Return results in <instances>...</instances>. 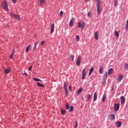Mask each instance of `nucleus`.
I'll use <instances>...</instances> for the list:
<instances>
[{
    "label": "nucleus",
    "instance_id": "13",
    "mask_svg": "<svg viewBox=\"0 0 128 128\" xmlns=\"http://www.w3.org/2000/svg\"><path fill=\"white\" fill-rule=\"evenodd\" d=\"M50 28H51V31L50 32L51 34H52L54 30V24H52L50 26Z\"/></svg>",
    "mask_w": 128,
    "mask_h": 128
},
{
    "label": "nucleus",
    "instance_id": "24",
    "mask_svg": "<svg viewBox=\"0 0 128 128\" xmlns=\"http://www.w3.org/2000/svg\"><path fill=\"white\" fill-rule=\"evenodd\" d=\"M36 85L38 86H41L42 88H44V86L42 85V84H40V82H38L36 83Z\"/></svg>",
    "mask_w": 128,
    "mask_h": 128
},
{
    "label": "nucleus",
    "instance_id": "44",
    "mask_svg": "<svg viewBox=\"0 0 128 128\" xmlns=\"http://www.w3.org/2000/svg\"><path fill=\"white\" fill-rule=\"evenodd\" d=\"M64 14V12L62 11H61L60 12V16H62Z\"/></svg>",
    "mask_w": 128,
    "mask_h": 128
},
{
    "label": "nucleus",
    "instance_id": "18",
    "mask_svg": "<svg viewBox=\"0 0 128 128\" xmlns=\"http://www.w3.org/2000/svg\"><path fill=\"white\" fill-rule=\"evenodd\" d=\"M106 78H108V72H106L103 76V80H106Z\"/></svg>",
    "mask_w": 128,
    "mask_h": 128
},
{
    "label": "nucleus",
    "instance_id": "6",
    "mask_svg": "<svg viewBox=\"0 0 128 128\" xmlns=\"http://www.w3.org/2000/svg\"><path fill=\"white\" fill-rule=\"evenodd\" d=\"M82 62V57L79 56L76 60V64L78 66H80V62Z\"/></svg>",
    "mask_w": 128,
    "mask_h": 128
},
{
    "label": "nucleus",
    "instance_id": "40",
    "mask_svg": "<svg viewBox=\"0 0 128 128\" xmlns=\"http://www.w3.org/2000/svg\"><path fill=\"white\" fill-rule=\"evenodd\" d=\"M76 126H78V121L76 122L75 124H74V128H76Z\"/></svg>",
    "mask_w": 128,
    "mask_h": 128
},
{
    "label": "nucleus",
    "instance_id": "14",
    "mask_svg": "<svg viewBox=\"0 0 128 128\" xmlns=\"http://www.w3.org/2000/svg\"><path fill=\"white\" fill-rule=\"evenodd\" d=\"M116 128H120V126H122V122L119 121L116 122Z\"/></svg>",
    "mask_w": 128,
    "mask_h": 128
},
{
    "label": "nucleus",
    "instance_id": "51",
    "mask_svg": "<svg viewBox=\"0 0 128 128\" xmlns=\"http://www.w3.org/2000/svg\"><path fill=\"white\" fill-rule=\"evenodd\" d=\"M88 0H85V2H88Z\"/></svg>",
    "mask_w": 128,
    "mask_h": 128
},
{
    "label": "nucleus",
    "instance_id": "42",
    "mask_svg": "<svg viewBox=\"0 0 128 128\" xmlns=\"http://www.w3.org/2000/svg\"><path fill=\"white\" fill-rule=\"evenodd\" d=\"M88 18H90V12H88Z\"/></svg>",
    "mask_w": 128,
    "mask_h": 128
},
{
    "label": "nucleus",
    "instance_id": "31",
    "mask_svg": "<svg viewBox=\"0 0 128 128\" xmlns=\"http://www.w3.org/2000/svg\"><path fill=\"white\" fill-rule=\"evenodd\" d=\"M73 110H74V106H70L69 111H70V112H72Z\"/></svg>",
    "mask_w": 128,
    "mask_h": 128
},
{
    "label": "nucleus",
    "instance_id": "17",
    "mask_svg": "<svg viewBox=\"0 0 128 128\" xmlns=\"http://www.w3.org/2000/svg\"><path fill=\"white\" fill-rule=\"evenodd\" d=\"M10 72V68H8L4 70V72L5 74H8Z\"/></svg>",
    "mask_w": 128,
    "mask_h": 128
},
{
    "label": "nucleus",
    "instance_id": "48",
    "mask_svg": "<svg viewBox=\"0 0 128 128\" xmlns=\"http://www.w3.org/2000/svg\"><path fill=\"white\" fill-rule=\"evenodd\" d=\"M32 66H30L28 68V70H32Z\"/></svg>",
    "mask_w": 128,
    "mask_h": 128
},
{
    "label": "nucleus",
    "instance_id": "50",
    "mask_svg": "<svg viewBox=\"0 0 128 128\" xmlns=\"http://www.w3.org/2000/svg\"><path fill=\"white\" fill-rule=\"evenodd\" d=\"M69 88L70 90V92H72V86H69Z\"/></svg>",
    "mask_w": 128,
    "mask_h": 128
},
{
    "label": "nucleus",
    "instance_id": "30",
    "mask_svg": "<svg viewBox=\"0 0 128 128\" xmlns=\"http://www.w3.org/2000/svg\"><path fill=\"white\" fill-rule=\"evenodd\" d=\"M90 98H92V96H90V94H87V98H88V102H90Z\"/></svg>",
    "mask_w": 128,
    "mask_h": 128
},
{
    "label": "nucleus",
    "instance_id": "33",
    "mask_svg": "<svg viewBox=\"0 0 128 128\" xmlns=\"http://www.w3.org/2000/svg\"><path fill=\"white\" fill-rule=\"evenodd\" d=\"M34 80H35V82H42V80H40V79L34 78Z\"/></svg>",
    "mask_w": 128,
    "mask_h": 128
},
{
    "label": "nucleus",
    "instance_id": "2",
    "mask_svg": "<svg viewBox=\"0 0 128 128\" xmlns=\"http://www.w3.org/2000/svg\"><path fill=\"white\" fill-rule=\"evenodd\" d=\"M96 10L98 14H100V0H98L96 2Z\"/></svg>",
    "mask_w": 128,
    "mask_h": 128
},
{
    "label": "nucleus",
    "instance_id": "21",
    "mask_svg": "<svg viewBox=\"0 0 128 128\" xmlns=\"http://www.w3.org/2000/svg\"><path fill=\"white\" fill-rule=\"evenodd\" d=\"M14 50H13L12 52V54H10V58L12 59V60H14Z\"/></svg>",
    "mask_w": 128,
    "mask_h": 128
},
{
    "label": "nucleus",
    "instance_id": "36",
    "mask_svg": "<svg viewBox=\"0 0 128 128\" xmlns=\"http://www.w3.org/2000/svg\"><path fill=\"white\" fill-rule=\"evenodd\" d=\"M102 84L104 86H106V80H104L102 81Z\"/></svg>",
    "mask_w": 128,
    "mask_h": 128
},
{
    "label": "nucleus",
    "instance_id": "16",
    "mask_svg": "<svg viewBox=\"0 0 128 128\" xmlns=\"http://www.w3.org/2000/svg\"><path fill=\"white\" fill-rule=\"evenodd\" d=\"M94 38L96 40H98V32H95Z\"/></svg>",
    "mask_w": 128,
    "mask_h": 128
},
{
    "label": "nucleus",
    "instance_id": "45",
    "mask_svg": "<svg viewBox=\"0 0 128 128\" xmlns=\"http://www.w3.org/2000/svg\"><path fill=\"white\" fill-rule=\"evenodd\" d=\"M65 94L66 97L68 96V92H65Z\"/></svg>",
    "mask_w": 128,
    "mask_h": 128
},
{
    "label": "nucleus",
    "instance_id": "22",
    "mask_svg": "<svg viewBox=\"0 0 128 128\" xmlns=\"http://www.w3.org/2000/svg\"><path fill=\"white\" fill-rule=\"evenodd\" d=\"M82 92V88H80L77 92L78 96V94H80V92Z\"/></svg>",
    "mask_w": 128,
    "mask_h": 128
},
{
    "label": "nucleus",
    "instance_id": "27",
    "mask_svg": "<svg viewBox=\"0 0 128 128\" xmlns=\"http://www.w3.org/2000/svg\"><path fill=\"white\" fill-rule=\"evenodd\" d=\"M118 0H115L114 2V6H118Z\"/></svg>",
    "mask_w": 128,
    "mask_h": 128
},
{
    "label": "nucleus",
    "instance_id": "9",
    "mask_svg": "<svg viewBox=\"0 0 128 128\" xmlns=\"http://www.w3.org/2000/svg\"><path fill=\"white\" fill-rule=\"evenodd\" d=\"M67 86H68V82H64V90H65V92H68V88L66 87Z\"/></svg>",
    "mask_w": 128,
    "mask_h": 128
},
{
    "label": "nucleus",
    "instance_id": "10",
    "mask_svg": "<svg viewBox=\"0 0 128 128\" xmlns=\"http://www.w3.org/2000/svg\"><path fill=\"white\" fill-rule=\"evenodd\" d=\"M120 102H121L122 104H124L126 102V98H124V96H122L120 97Z\"/></svg>",
    "mask_w": 128,
    "mask_h": 128
},
{
    "label": "nucleus",
    "instance_id": "38",
    "mask_svg": "<svg viewBox=\"0 0 128 128\" xmlns=\"http://www.w3.org/2000/svg\"><path fill=\"white\" fill-rule=\"evenodd\" d=\"M124 68L125 70H126L127 68H128V64H124Z\"/></svg>",
    "mask_w": 128,
    "mask_h": 128
},
{
    "label": "nucleus",
    "instance_id": "20",
    "mask_svg": "<svg viewBox=\"0 0 128 128\" xmlns=\"http://www.w3.org/2000/svg\"><path fill=\"white\" fill-rule=\"evenodd\" d=\"M94 67L92 66L90 68V70L89 72V76H92V72H94Z\"/></svg>",
    "mask_w": 128,
    "mask_h": 128
},
{
    "label": "nucleus",
    "instance_id": "47",
    "mask_svg": "<svg viewBox=\"0 0 128 128\" xmlns=\"http://www.w3.org/2000/svg\"><path fill=\"white\" fill-rule=\"evenodd\" d=\"M38 41H37L36 42L34 43V46H38Z\"/></svg>",
    "mask_w": 128,
    "mask_h": 128
},
{
    "label": "nucleus",
    "instance_id": "19",
    "mask_svg": "<svg viewBox=\"0 0 128 128\" xmlns=\"http://www.w3.org/2000/svg\"><path fill=\"white\" fill-rule=\"evenodd\" d=\"M38 2L40 4V6H42L43 4H44V0H38Z\"/></svg>",
    "mask_w": 128,
    "mask_h": 128
},
{
    "label": "nucleus",
    "instance_id": "39",
    "mask_svg": "<svg viewBox=\"0 0 128 128\" xmlns=\"http://www.w3.org/2000/svg\"><path fill=\"white\" fill-rule=\"evenodd\" d=\"M66 110H69L70 109V106L68 105V104H66Z\"/></svg>",
    "mask_w": 128,
    "mask_h": 128
},
{
    "label": "nucleus",
    "instance_id": "7",
    "mask_svg": "<svg viewBox=\"0 0 128 128\" xmlns=\"http://www.w3.org/2000/svg\"><path fill=\"white\" fill-rule=\"evenodd\" d=\"M116 118V116L114 114H110L109 115V118L108 119L110 120H114Z\"/></svg>",
    "mask_w": 128,
    "mask_h": 128
},
{
    "label": "nucleus",
    "instance_id": "23",
    "mask_svg": "<svg viewBox=\"0 0 128 128\" xmlns=\"http://www.w3.org/2000/svg\"><path fill=\"white\" fill-rule=\"evenodd\" d=\"M98 98V96H96V93L95 92L94 95V102H96Z\"/></svg>",
    "mask_w": 128,
    "mask_h": 128
},
{
    "label": "nucleus",
    "instance_id": "52",
    "mask_svg": "<svg viewBox=\"0 0 128 128\" xmlns=\"http://www.w3.org/2000/svg\"><path fill=\"white\" fill-rule=\"evenodd\" d=\"M82 100H84V97H82Z\"/></svg>",
    "mask_w": 128,
    "mask_h": 128
},
{
    "label": "nucleus",
    "instance_id": "41",
    "mask_svg": "<svg viewBox=\"0 0 128 128\" xmlns=\"http://www.w3.org/2000/svg\"><path fill=\"white\" fill-rule=\"evenodd\" d=\"M76 39L77 41L80 40V36H76Z\"/></svg>",
    "mask_w": 128,
    "mask_h": 128
},
{
    "label": "nucleus",
    "instance_id": "12",
    "mask_svg": "<svg viewBox=\"0 0 128 128\" xmlns=\"http://www.w3.org/2000/svg\"><path fill=\"white\" fill-rule=\"evenodd\" d=\"M122 78H124V77H122V74H120L117 78V80L118 82H120L121 80H122Z\"/></svg>",
    "mask_w": 128,
    "mask_h": 128
},
{
    "label": "nucleus",
    "instance_id": "8",
    "mask_svg": "<svg viewBox=\"0 0 128 128\" xmlns=\"http://www.w3.org/2000/svg\"><path fill=\"white\" fill-rule=\"evenodd\" d=\"M82 80L86 78V68H84L82 70Z\"/></svg>",
    "mask_w": 128,
    "mask_h": 128
},
{
    "label": "nucleus",
    "instance_id": "28",
    "mask_svg": "<svg viewBox=\"0 0 128 128\" xmlns=\"http://www.w3.org/2000/svg\"><path fill=\"white\" fill-rule=\"evenodd\" d=\"M106 94H104L103 95V97H102V102H104V100H106Z\"/></svg>",
    "mask_w": 128,
    "mask_h": 128
},
{
    "label": "nucleus",
    "instance_id": "43",
    "mask_svg": "<svg viewBox=\"0 0 128 128\" xmlns=\"http://www.w3.org/2000/svg\"><path fill=\"white\" fill-rule=\"evenodd\" d=\"M44 42H45L44 40H42V41L41 42V44H42V46H44Z\"/></svg>",
    "mask_w": 128,
    "mask_h": 128
},
{
    "label": "nucleus",
    "instance_id": "34",
    "mask_svg": "<svg viewBox=\"0 0 128 128\" xmlns=\"http://www.w3.org/2000/svg\"><path fill=\"white\" fill-rule=\"evenodd\" d=\"M125 28H126V30L128 29V20H126V22L125 25Z\"/></svg>",
    "mask_w": 128,
    "mask_h": 128
},
{
    "label": "nucleus",
    "instance_id": "53",
    "mask_svg": "<svg viewBox=\"0 0 128 128\" xmlns=\"http://www.w3.org/2000/svg\"><path fill=\"white\" fill-rule=\"evenodd\" d=\"M96 128L95 127V128Z\"/></svg>",
    "mask_w": 128,
    "mask_h": 128
},
{
    "label": "nucleus",
    "instance_id": "11",
    "mask_svg": "<svg viewBox=\"0 0 128 128\" xmlns=\"http://www.w3.org/2000/svg\"><path fill=\"white\" fill-rule=\"evenodd\" d=\"M74 17H72L69 24L70 26H72V24H74Z\"/></svg>",
    "mask_w": 128,
    "mask_h": 128
},
{
    "label": "nucleus",
    "instance_id": "26",
    "mask_svg": "<svg viewBox=\"0 0 128 128\" xmlns=\"http://www.w3.org/2000/svg\"><path fill=\"white\" fill-rule=\"evenodd\" d=\"M112 68H110V69H109L108 70V74H112Z\"/></svg>",
    "mask_w": 128,
    "mask_h": 128
},
{
    "label": "nucleus",
    "instance_id": "15",
    "mask_svg": "<svg viewBox=\"0 0 128 128\" xmlns=\"http://www.w3.org/2000/svg\"><path fill=\"white\" fill-rule=\"evenodd\" d=\"M102 66H100V68L99 69V72L100 74H104V69Z\"/></svg>",
    "mask_w": 128,
    "mask_h": 128
},
{
    "label": "nucleus",
    "instance_id": "32",
    "mask_svg": "<svg viewBox=\"0 0 128 128\" xmlns=\"http://www.w3.org/2000/svg\"><path fill=\"white\" fill-rule=\"evenodd\" d=\"M66 111L65 110H61V113L62 114H66Z\"/></svg>",
    "mask_w": 128,
    "mask_h": 128
},
{
    "label": "nucleus",
    "instance_id": "1",
    "mask_svg": "<svg viewBox=\"0 0 128 128\" xmlns=\"http://www.w3.org/2000/svg\"><path fill=\"white\" fill-rule=\"evenodd\" d=\"M2 8L6 12H8V2H6V0H4V2H2L1 4Z\"/></svg>",
    "mask_w": 128,
    "mask_h": 128
},
{
    "label": "nucleus",
    "instance_id": "49",
    "mask_svg": "<svg viewBox=\"0 0 128 128\" xmlns=\"http://www.w3.org/2000/svg\"><path fill=\"white\" fill-rule=\"evenodd\" d=\"M24 76H28V74L27 73H26L24 72V74H23Z\"/></svg>",
    "mask_w": 128,
    "mask_h": 128
},
{
    "label": "nucleus",
    "instance_id": "29",
    "mask_svg": "<svg viewBox=\"0 0 128 128\" xmlns=\"http://www.w3.org/2000/svg\"><path fill=\"white\" fill-rule=\"evenodd\" d=\"M70 60H72V62L74 61V56L72 55H71L69 57Z\"/></svg>",
    "mask_w": 128,
    "mask_h": 128
},
{
    "label": "nucleus",
    "instance_id": "5",
    "mask_svg": "<svg viewBox=\"0 0 128 128\" xmlns=\"http://www.w3.org/2000/svg\"><path fill=\"white\" fill-rule=\"evenodd\" d=\"M118 110H120V104H114V112H118Z\"/></svg>",
    "mask_w": 128,
    "mask_h": 128
},
{
    "label": "nucleus",
    "instance_id": "37",
    "mask_svg": "<svg viewBox=\"0 0 128 128\" xmlns=\"http://www.w3.org/2000/svg\"><path fill=\"white\" fill-rule=\"evenodd\" d=\"M36 46L34 45V48H33V52H36Z\"/></svg>",
    "mask_w": 128,
    "mask_h": 128
},
{
    "label": "nucleus",
    "instance_id": "35",
    "mask_svg": "<svg viewBox=\"0 0 128 128\" xmlns=\"http://www.w3.org/2000/svg\"><path fill=\"white\" fill-rule=\"evenodd\" d=\"M115 36H117V38H118L120 35L118 34V31L115 32Z\"/></svg>",
    "mask_w": 128,
    "mask_h": 128
},
{
    "label": "nucleus",
    "instance_id": "25",
    "mask_svg": "<svg viewBox=\"0 0 128 128\" xmlns=\"http://www.w3.org/2000/svg\"><path fill=\"white\" fill-rule=\"evenodd\" d=\"M30 44L28 45L26 49V52H28V50H30Z\"/></svg>",
    "mask_w": 128,
    "mask_h": 128
},
{
    "label": "nucleus",
    "instance_id": "3",
    "mask_svg": "<svg viewBox=\"0 0 128 128\" xmlns=\"http://www.w3.org/2000/svg\"><path fill=\"white\" fill-rule=\"evenodd\" d=\"M9 14L10 16H11V18H14V20H20V16L18 14H14L12 13H9Z\"/></svg>",
    "mask_w": 128,
    "mask_h": 128
},
{
    "label": "nucleus",
    "instance_id": "46",
    "mask_svg": "<svg viewBox=\"0 0 128 128\" xmlns=\"http://www.w3.org/2000/svg\"><path fill=\"white\" fill-rule=\"evenodd\" d=\"M16 0H12V2H13V4H16Z\"/></svg>",
    "mask_w": 128,
    "mask_h": 128
},
{
    "label": "nucleus",
    "instance_id": "4",
    "mask_svg": "<svg viewBox=\"0 0 128 128\" xmlns=\"http://www.w3.org/2000/svg\"><path fill=\"white\" fill-rule=\"evenodd\" d=\"M86 26V22H79L78 24V28H84Z\"/></svg>",
    "mask_w": 128,
    "mask_h": 128
}]
</instances>
